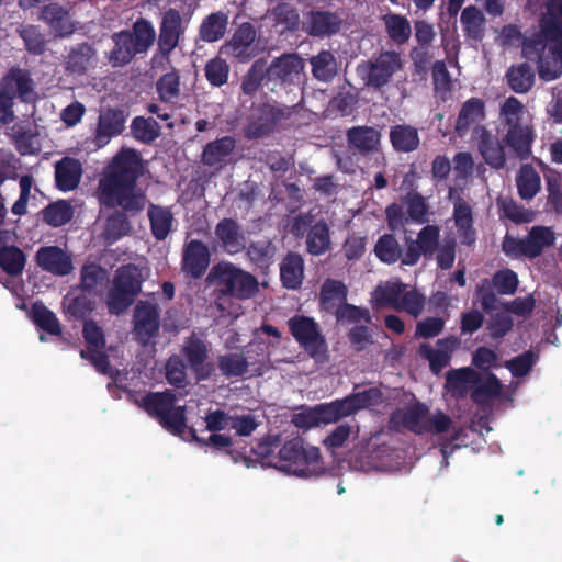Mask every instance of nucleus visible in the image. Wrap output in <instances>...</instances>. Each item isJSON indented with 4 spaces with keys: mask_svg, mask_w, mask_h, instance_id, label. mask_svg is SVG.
Here are the masks:
<instances>
[{
    "mask_svg": "<svg viewBox=\"0 0 562 562\" xmlns=\"http://www.w3.org/2000/svg\"><path fill=\"white\" fill-rule=\"evenodd\" d=\"M359 435L358 425L341 424L330 431L324 439V445L330 450L344 447L349 440H353Z\"/></svg>",
    "mask_w": 562,
    "mask_h": 562,
    "instance_id": "51",
    "label": "nucleus"
},
{
    "mask_svg": "<svg viewBox=\"0 0 562 562\" xmlns=\"http://www.w3.org/2000/svg\"><path fill=\"white\" fill-rule=\"evenodd\" d=\"M33 319L38 327L52 335H58L60 333L58 319L54 313L48 311L44 305H34Z\"/></svg>",
    "mask_w": 562,
    "mask_h": 562,
    "instance_id": "59",
    "label": "nucleus"
},
{
    "mask_svg": "<svg viewBox=\"0 0 562 562\" xmlns=\"http://www.w3.org/2000/svg\"><path fill=\"white\" fill-rule=\"evenodd\" d=\"M37 265L55 276L69 274L74 267L71 257L57 246L42 247L36 252Z\"/></svg>",
    "mask_w": 562,
    "mask_h": 562,
    "instance_id": "20",
    "label": "nucleus"
},
{
    "mask_svg": "<svg viewBox=\"0 0 562 562\" xmlns=\"http://www.w3.org/2000/svg\"><path fill=\"white\" fill-rule=\"evenodd\" d=\"M218 367L226 376H239L247 371L248 362L243 355H226L220 357Z\"/></svg>",
    "mask_w": 562,
    "mask_h": 562,
    "instance_id": "58",
    "label": "nucleus"
},
{
    "mask_svg": "<svg viewBox=\"0 0 562 562\" xmlns=\"http://www.w3.org/2000/svg\"><path fill=\"white\" fill-rule=\"evenodd\" d=\"M256 38L255 25L250 22H243L234 30L232 37L223 45L222 50L238 63H248L258 55Z\"/></svg>",
    "mask_w": 562,
    "mask_h": 562,
    "instance_id": "14",
    "label": "nucleus"
},
{
    "mask_svg": "<svg viewBox=\"0 0 562 562\" xmlns=\"http://www.w3.org/2000/svg\"><path fill=\"white\" fill-rule=\"evenodd\" d=\"M318 424L327 425L349 416L344 400L315 406Z\"/></svg>",
    "mask_w": 562,
    "mask_h": 562,
    "instance_id": "55",
    "label": "nucleus"
},
{
    "mask_svg": "<svg viewBox=\"0 0 562 562\" xmlns=\"http://www.w3.org/2000/svg\"><path fill=\"white\" fill-rule=\"evenodd\" d=\"M424 307L425 296L417 290L409 289L408 285H405V290L401 295V300L396 310L404 311L407 314L417 317L422 314Z\"/></svg>",
    "mask_w": 562,
    "mask_h": 562,
    "instance_id": "56",
    "label": "nucleus"
},
{
    "mask_svg": "<svg viewBox=\"0 0 562 562\" xmlns=\"http://www.w3.org/2000/svg\"><path fill=\"white\" fill-rule=\"evenodd\" d=\"M159 328L157 307L148 302H139L134 313V329L142 342H147Z\"/></svg>",
    "mask_w": 562,
    "mask_h": 562,
    "instance_id": "22",
    "label": "nucleus"
},
{
    "mask_svg": "<svg viewBox=\"0 0 562 562\" xmlns=\"http://www.w3.org/2000/svg\"><path fill=\"white\" fill-rule=\"evenodd\" d=\"M339 322L347 323H369L370 314L368 310L359 308L346 302L334 313Z\"/></svg>",
    "mask_w": 562,
    "mask_h": 562,
    "instance_id": "64",
    "label": "nucleus"
},
{
    "mask_svg": "<svg viewBox=\"0 0 562 562\" xmlns=\"http://www.w3.org/2000/svg\"><path fill=\"white\" fill-rule=\"evenodd\" d=\"M160 125L153 117L136 116L131 131L136 140H155L160 135Z\"/></svg>",
    "mask_w": 562,
    "mask_h": 562,
    "instance_id": "50",
    "label": "nucleus"
},
{
    "mask_svg": "<svg viewBox=\"0 0 562 562\" xmlns=\"http://www.w3.org/2000/svg\"><path fill=\"white\" fill-rule=\"evenodd\" d=\"M83 337L87 349L81 351V357L89 359L94 368L103 374H112L106 357L102 349L105 345L101 328L93 322H86L83 325Z\"/></svg>",
    "mask_w": 562,
    "mask_h": 562,
    "instance_id": "17",
    "label": "nucleus"
},
{
    "mask_svg": "<svg viewBox=\"0 0 562 562\" xmlns=\"http://www.w3.org/2000/svg\"><path fill=\"white\" fill-rule=\"evenodd\" d=\"M180 392H156L145 395H134L136 405L144 408L150 416L158 418L164 428L175 435L186 430V405L180 404Z\"/></svg>",
    "mask_w": 562,
    "mask_h": 562,
    "instance_id": "5",
    "label": "nucleus"
},
{
    "mask_svg": "<svg viewBox=\"0 0 562 562\" xmlns=\"http://www.w3.org/2000/svg\"><path fill=\"white\" fill-rule=\"evenodd\" d=\"M186 30L187 26L179 10L169 8L162 12L158 33L156 32L157 48L153 63L171 65V55L183 40Z\"/></svg>",
    "mask_w": 562,
    "mask_h": 562,
    "instance_id": "9",
    "label": "nucleus"
},
{
    "mask_svg": "<svg viewBox=\"0 0 562 562\" xmlns=\"http://www.w3.org/2000/svg\"><path fill=\"white\" fill-rule=\"evenodd\" d=\"M267 71V90L279 95L290 87L299 86L305 61L297 53H283L273 58Z\"/></svg>",
    "mask_w": 562,
    "mask_h": 562,
    "instance_id": "8",
    "label": "nucleus"
},
{
    "mask_svg": "<svg viewBox=\"0 0 562 562\" xmlns=\"http://www.w3.org/2000/svg\"><path fill=\"white\" fill-rule=\"evenodd\" d=\"M142 173L143 162L138 154L133 149L121 150L100 177L97 190L100 203L132 212L144 209L146 196L136 187V180Z\"/></svg>",
    "mask_w": 562,
    "mask_h": 562,
    "instance_id": "1",
    "label": "nucleus"
},
{
    "mask_svg": "<svg viewBox=\"0 0 562 562\" xmlns=\"http://www.w3.org/2000/svg\"><path fill=\"white\" fill-rule=\"evenodd\" d=\"M454 222L463 236L464 243H472L474 239V233L472 231V211L467 202L461 199L454 201Z\"/></svg>",
    "mask_w": 562,
    "mask_h": 562,
    "instance_id": "46",
    "label": "nucleus"
},
{
    "mask_svg": "<svg viewBox=\"0 0 562 562\" xmlns=\"http://www.w3.org/2000/svg\"><path fill=\"white\" fill-rule=\"evenodd\" d=\"M401 68L400 54L394 50H386L374 59L359 64L357 74L366 87L381 90Z\"/></svg>",
    "mask_w": 562,
    "mask_h": 562,
    "instance_id": "11",
    "label": "nucleus"
},
{
    "mask_svg": "<svg viewBox=\"0 0 562 562\" xmlns=\"http://www.w3.org/2000/svg\"><path fill=\"white\" fill-rule=\"evenodd\" d=\"M182 352L190 367L194 370L199 380L205 379L211 372V367L204 364L207 356L206 345L196 337H190L182 347Z\"/></svg>",
    "mask_w": 562,
    "mask_h": 562,
    "instance_id": "27",
    "label": "nucleus"
},
{
    "mask_svg": "<svg viewBox=\"0 0 562 562\" xmlns=\"http://www.w3.org/2000/svg\"><path fill=\"white\" fill-rule=\"evenodd\" d=\"M345 25L341 13L325 9H312L304 13L303 31L313 37L329 38L339 34Z\"/></svg>",
    "mask_w": 562,
    "mask_h": 562,
    "instance_id": "13",
    "label": "nucleus"
},
{
    "mask_svg": "<svg viewBox=\"0 0 562 562\" xmlns=\"http://www.w3.org/2000/svg\"><path fill=\"white\" fill-rule=\"evenodd\" d=\"M502 114L505 116L507 133L503 140H532L533 131L524 119L521 102L515 97L506 99L502 105Z\"/></svg>",
    "mask_w": 562,
    "mask_h": 562,
    "instance_id": "16",
    "label": "nucleus"
},
{
    "mask_svg": "<svg viewBox=\"0 0 562 562\" xmlns=\"http://www.w3.org/2000/svg\"><path fill=\"white\" fill-rule=\"evenodd\" d=\"M313 77L323 82L331 81L337 75V61L330 50L323 49L310 58Z\"/></svg>",
    "mask_w": 562,
    "mask_h": 562,
    "instance_id": "36",
    "label": "nucleus"
},
{
    "mask_svg": "<svg viewBox=\"0 0 562 562\" xmlns=\"http://www.w3.org/2000/svg\"><path fill=\"white\" fill-rule=\"evenodd\" d=\"M72 215V206L65 200L52 203L43 211V217L45 222L55 227L61 226L69 222Z\"/></svg>",
    "mask_w": 562,
    "mask_h": 562,
    "instance_id": "49",
    "label": "nucleus"
},
{
    "mask_svg": "<svg viewBox=\"0 0 562 562\" xmlns=\"http://www.w3.org/2000/svg\"><path fill=\"white\" fill-rule=\"evenodd\" d=\"M385 29L389 37L396 44H405L412 34L408 20L400 14H389L384 18Z\"/></svg>",
    "mask_w": 562,
    "mask_h": 562,
    "instance_id": "43",
    "label": "nucleus"
},
{
    "mask_svg": "<svg viewBox=\"0 0 562 562\" xmlns=\"http://www.w3.org/2000/svg\"><path fill=\"white\" fill-rule=\"evenodd\" d=\"M289 327L294 338L314 358H321L326 351L323 337L319 335L316 323L305 316H294L289 319Z\"/></svg>",
    "mask_w": 562,
    "mask_h": 562,
    "instance_id": "15",
    "label": "nucleus"
},
{
    "mask_svg": "<svg viewBox=\"0 0 562 562\" xmlns=\"http://www.w3.org/2000/svg\"><path fill=\"white\" fill-rule=\"evenodd\" d=\"M1 86L13 94V99L18 97L22 102H30L34 99L35 83L27 69L18 66L10 68L2 78Z\"/></svg>",
    "mask_w": 562,
    "mask_h": 562,
    "instance_id": "19",
    "label": "nucleus"
},
{
    "mask_svg": "<svg viewBox=\"0 0 562 562\" xmlns=\"http://www.w3.org/2000/svg\"><path fill=\"white\" fill-rule=\"evenodd\" d=\"M342 400L348 414L352 415L360 409L370 408L382 403L383 396L378 387H369L363 391L356 392Z\"/></svg>",
    "mask_w": 562,
    "mask_h": 562,
    "instance_id": "39",
    "label": "nucleus"
},
{
    "mask_svg": "<svg viewBox=\"0 0 562 562\" xmlns=\"http://www.w3.org/2000/svg\"><path fill=\"white\" fill-rule=\"evenodd\" d=\"M307 250L310 254L319 256L330 248L329 227L324 221L315 223L306 238Z\"/></svg>",
    "mask_w": 562,
    "mask_h": 562,
    "instance_id": "40",
    "label": "nucleus"
},
{
    "mask_svg": "<svg viewBox=\"0 0 562 562\" xmlns=\"http://www.w3.org/2000/svg\"><path fill=\"white\" fill-rule=\"evenodd\" d=\"M274 468L302 479L318 477L326 471L319 449L299 439L288 441L281 447Z\"/></svg>",
    "mask_w": 562,
    "mask_h": 562,
    "instance_id": "4",
    "label": "nucleus"
},
{
    "mask_svg": "<svg viewBox=\"0 0 562 562\" xmlns=\"http://www.w3.org/2000/svg\"><path fill=\"white\" fill-rule=\"evenodd\" d=\"M374 252L376 257L385 263L396 262L402 255L397 240L390 234H385L379 238Z\"/></svg>",
    "mask_w": 562,
    "mask_h": 562,
    "instance_id": "53",
    "label": "nucleus"
},
{
    "mask_svg": "<svg viewBox=\"0 0 562 562\" xmlns=\"http://www.w3.org/2000/svg\"><path fill=\"white\" fill-rule=\"evenodd\" d=\"M267 89V71L262 60H256L244 75L240 89L247 95H254L260 87Z\"/></svg>",
    "mask_w": 562,
    "mask_h": 562,
    "instance_id": "42",
    "label": "nucleus"
},
{
    "mask_svg": "<svg viewBox=\"0 0 562 562\" xmlns=\"http://www.w3.org/2000/svg\"><path fill=\"white\" fill-rule=\"evenodd\" d=\"M215 236L221 247L231 255L245 248V235L237 222L232 218H224L217 223Z\"/></svg>",
    "mask_w": 562,
    "mask_h": 562,
    "instance_id": "24",
    "label": "nucleus"
},
{
    "mask_svg": "<svg viewBox=\"0 0 562 562\" xmlns=\"http://www.w3.org/2000/svg\"><path fill=\"white\" fill-rule=\"evenodd\" d=\"M537 361L538 355L529 350L506 361L505 367L510 371L513 376L521 378L529 373Z\"/></svg>",
    "mask_w": 562,
    "mask_h": 562,
    "instance_id": "57",
    "label": "nucleus"
},
{
    "mask_svg": "<svg viewBox=\"0 0 562 562\" xmlns=\"http://www.w3.org/2000/svg\"><path fill=\"white\" fill-rule=\"evenodd\" d=\"M205 282L216 293L215 306L217 310L222 315L233 318H237L241 314V306L234 299H250L259 289L258 281L252 274L225 261L211 268Z\"/></svg>",
    "mask_w": 562,
    "mask_h": 562,
    "instance_id": "2",
    "label": "nucleus"
},
{
    "mask_svg": "<svg viewBox=\"0 0 562 562\" xmlns=\"http://www.w3.org/2000/svg\"><path fill=\"white\" fill-rule=\"evenodd\" d=\"M540 177L530 166H522L517 176V188L522 199H532L540 189Z\"/></svg>",
    "mask_w": 562,
    "mask_h": 562,
    "instance_id": "47",
    "label": "nucleus"
},
{
    "mask_svg": "<svg viewBox=\"0 0 562 562\" xmlns=\"http://www.w3.org/2000/svg\"><path fill=\"white\" fill-rule=\"evenodd\" d=\"M149 277L145 266H123L116 270L113 285L108 294V306L111 313L119 314L127 308L138 294L142 283Z\"/></svg>",
    "mask_w": 562,
    "mask_h": 562,
    "instance_id": "7",
    "label": "nucleus"
},
{
    "mask_svg": "<svg viewBox=\"0 0 562 562\" xmlns=\"http://www.w3.org/2000/svg\"><path fill=\"white\" fill-rule=\"evenodd\" d=\"M457 338H446L438 340L436 347L424 344L419 348V355L429 361L430 369L434 373H439L448 366L451 353L458 347Z\"/></svg>",
    "mask_w": 562,
    "mask_h": 562,
    "instance_id": "23",
    "label": "nucleus"
},
{
    "mask_svg": "<svg viewBox=\"0 0 562 562\" xmlns=\"http://www.w3.org/2000/svg\"><path fill=\"white\" fill-rule=\"evenodd\" d=\"M477 382L479 374L470 368L452 370L447 373L446 390L454 397H462L472 394Z\"/></svg>",
    "mask_w": 562,
    "mask_h": 562,
    "instance_id": "26",
    "label": "nucleus"
},
{
    "mask_svg": "<svg viewBox=\"0 0 562 562\" xmlns=\"http://www.w3.org/2000/svg\"><path fill=\"white\" fill-rule=\"evenodd\" d=\"M41 19L54 31L56 36L65 37L75 31L69 11L58 3L44 5Z\"/></svg>",
    "mask_w": 562,
    "mask_h": 562,
    "instance_id": "25",
    "label": "nucleus"
},
{
    "mask_svg": "<svg viewBox=\"0 0 562 562\" xmlns=\"http://www.w3.org/2000/svg\"><path fill=\"white\" fill-rule=\"evenodd\" d=\"M434 89L445 100L446 95L451 91V77L445 61L437 60L432 65Z\"/></svg>",
    "mask_w": 562,
    "mask_h": 562,
    "instance_id": "60",
    "label": "nucleus"
},
{
    "mask_svg": "<svg viewBox=\"0 0 562 562\" xmlns=\"http://www.w3.org/2000/svg\"><path fill=\"white\" fill-rule=\"evenodd\" d=\"M439 239V228L437 226L428 225L424 227L417 236L416 240H412L407 245V250L402 258V262L407 266L415 265L420 255H431L437 246Z\"/></svg>",
    "mask_w": 562,
    "mask_h": 562,
    "instance_id": "21",
    "label": "nucleus"
},
{
    "mask_svg": "<svg viewBox=\"0 0 562 562\" xmlns=\"http://www.w3.org/2000/svg\"><path fill=\"white\" fill-rule=\"evenodd\" d=\"M291 115L289 108L262 102L255 106L244 126V135L248 139L267 137L279 131L282 123Z\"/></svg>",
    "mask_w": 562,
    "mask_h": 562,
    "instance_id": "10",
    "label": "nucleus"
},
{
    "mask_svg": "<svg viewBox=\"0 0 562 562\" xmlns=\"http://www.w3.org/2000/svg\"><path fill=\"white\" fill-rule=\"evenodd\" d=\"M211 254L209 247L200 240L189 241L182 252V270L186 274L198 279L204 274L210 266Z\"/></svg>",
    "mask_w": 562,
    "mask_h": 562,
    "instance_id": "18",
    "label": "nucleus"
},
{
    "mask_svg": "<svg viewBox=\"0 0 562 562\" xmlns=\"http://www.w3.org/2000/svg\"><path fill=\"white\" fill-rule=\"evenodd\" d=\"M156 91L162 102L173 103L180 97V76L176 69L164 74L156 82Z\"/></svg>",
    "mask_w": 562,
    "mask_h": 562,
    "instance_id": "44",
    "label": "nucleus"
},
{
    "mask_svg": "<svg viewBox=\"0 0 562 562\" xmlns=\"http://www.w3.org/2000/svg\"><path fill=\"white\" fill-rule=\"evenodd\" d=\"M405 285L398 279H391L379 284L372 293V302L375 305L390 306L394 310L401 300V295L405 290Z\"/></svg>",
    "mask_w": 562,
    "mask_h": 562,
    "instance_id": "33",
    "label": "nucleus"
},
{
    "mask_svg": "<svg viewBox=\"0 0 562 562\" xmlns=\"http://www.w3.org/2000/svg\"><path fill=\"white\" fill-rule=\"evenodd\" d=\"M234 143H207L203 151V161L213 166L226 160L233 150Z\"/></svg>",
    "mask_w": 562,
    "mask_h": 562,
    "instance_id": "63",
    "label": "nucleus"
},
{
    "mask_svg": "<svg viewBox=\"0 0 562 562\" xmlns=\"http://www.w3.org/2000/svg\"><path fill=\"white\" fill-rule=\"evenodd\" d=\"M95 56V49L87 42L80 43L75 46L67 56L66 69L70 74L83 75L91 60Z\"/></svg>",
    "mask_w": 562,
    "mask_h": 562,
    "instance_id": "37",
    "label": "nucleus"
},
{
    "mask_svg": "<svg viewBox=\"0 0 562 562\" xmlns=\"http://www.w3.org/2000/svg\"><path fill=\"white\" fill-rule=\"evenodd\" d=\"M228 14L224 11L212 12L206 15L199 26V38L205 43L222 40L227 31Z\"/></svg>",
    "mask_w": 562,
    "mask_h": 562,
    "instance_id": "29",
    "label": "nucleus"
},
{
    "mask_svg": "<svg viewBox=\"0 0 562 562\" xmlns=\"http://www.w3.org/2000/svg\"><path fill=\"white\" fill-rule=\"evenodd\" d=\"M485 101L481 98L472 97L461 105L454 131L461 138L471 133V140H490L491 133L485 126Z\"/></svg>",
    "mask_w": 562,
    "mask_h": 562,
    "instance_id": "12",
    "label": "nucleus"
},
{
    "mask_svg": "<svg viewBox=\"0 0 562 562\" xmlns=\"http://www.w3.org/2000/svg\"><path fill=\"white\" fill-rule=\"evenodd\" d=\"M82 168L78 160L65 158L56 165L55 177L58 189L71 191L80 182Z\"/></svg>",
    "mask_w": 562,
    "mask_h": 562,
    "instance_id": "30",
    "label": "nucleus"
},
{
    "mask_svg": "<svg viewBox=\"0 0 562 562\" xmlns=\"http://www.w3.org/2000/svg\"><path fill=\"white\" fill-rule=\"evenodd\" d=\"M526 239L527 257L533 258L539 256L546 247L551 246L555 240V236L551 228L536 226L530 231Z\"/></svg>",
    "mask_w": 562,
    "mask_h": 562,
    "instance_id": "41",
    "label": "nucleus"
},
{
    "mask_svg": "<svg viewBox=\"0 0 562 562\" xmlns=\"http://www.w3.org/2000/svg\"><path fill=\"white\" fill-rule=\"evenodd\" d=\"M124 111L121 109H106L99 114L97 136L112 138L119 136L125 126Z\"/></svg>",
    "mask_w": 562,
    "mask_h": 562,
    "instance_id": "31",
    "label": "nucleus"
},
{
    "mask_svg": "<svg viewBox=\"0 0 562 562\" xmlns=\"http://www.w3.org/2000/svg\"><path fill=\"white\" fill-rule=\"evenodd\" d=\"M501 393V383L496 376L490 375L485 381L479 379L472 393V398L477 403H485L491 397Z\"/></svg>",
    "mask_w": 562,
    "mask_h": 562,
    "instance_id": "62",
    "label": "nucleus"
},
{
    "mask_svg": "<svg viewBox=\"0 0 562 562\" xmlns=\"http://www.w3.org/2000/svg\"><path fill=\"white\" fill-rule=\"evenodd\" d=\"M548 52L562 63V0H549L547 13L540 22V34L525 43L524 53L529 57V50Z\"/></svg>",
    "mask_w": 562,
    "mask_h": 562,
    "instance_id": "6",
    "label": "nucleus"
},
{
    "mask_svg": "<svg viewBox=\"0 0 562 562\" xmlns=\"http://www.w3.org/2000/svg\"><path fill=\"white\" fill-rule=\"evenodd\" d=\"M428 409L423 404H417L406 411H398L393 414L392 423L402 425L416 434L428 432Z\"/></svg>",
    "mask_w": 562,
    "mask_h": 562,
    "instance_id": "28",
    "label": "nucleus"
},
{
    "mask_svg": "<svg viewBox=\"0 0 562 562\" xmlns=\"http://www.w3.org/2000/svg\"><path fill=\"white\" fill-rule=\"evenodd\" d=\"M113 47L106 53L112 67H124L136 56H145L156 42V30L153 22L139 16L130 29L114 32L111 35Z\"/></svg>",
    "mask_w": 562,
    "mask_h": 562,
    "instance_id": "3",
    "label": "nucleus"
},
{
    "mask_svg": "<svg viewBox=\"0 0 562 562\" xmlns=\"http://www.w3.org/2000/svg\"><path fill=\"white\" fill-rule=\"evenodd\" d=\"M25 265V256L15 246L0 248V267L10 274L20 273Z\"/></svg>",
    "mask_w": 562,
    "mask_h": 562,
    "instance_id": "54",
    "label": "nucleus"
},
{
    "mask_svg": "<svg viewBox=\"0 0 562 562\" xmlns=\"http://www.w3.org/2000/svg\"><path fill=\"white\" fill-rule=\"evenodd\" d=\"M461 24L468 37L481 40L485 22L483 13L473 5L463 9L460 16Z\"/></svg>",
    "mask_w": 562,
    "mask_h": 562,
    "instance_id": "45",
    "label": "nucleus"
},
{
    "mask_svg": "<svg viewBox=\"0 0 562 562\" xmlns=\"http://www.w3.org/2000/svg\"><path fill=\"white\" fill-rule=\"evenodd\" d=\"M321 306L324 311L335 313L347 299L346 285L337 280H326L321 290Z\"/></svg>",
    "mask_w": 562,
    "mask_h": 562,
    "instance_id": "32",
    "label": "nucleus"
},
{
    "mask_svg": "<svg viewBox=\"0 0 562 562\" xmlns=\"http://www.w3.org/2000/svg\"><path fill=\"white\" fill-rule=\"evenodd\" d=\"M151 231L157 239H164L170 232L172 215L164 207L151 206L148 212Z\"/></svg>",
    "mask_w": 562,
    "mask_h": 562,
    "instance_id": "52",
    "label": "nucleus"
},
{
    "mask_svg": "<svg viewBox=\"0 0 562 562\" xmlns=\"http://www.w3.org/2000/svg\"><path fill=\"white\" fill-rule=\"evenodd\" d=\"M229 65L227 61L216 56L207 60L204 67V74L207 82L213 87H222L227 83L229 77Z\"/></svg>",
    "mask_w": 562,
    "mask_h": 562,
    "instance_id": "48",
    "label": "nucleus"
},
{
    "mask_svg": "<svg viewBox=\"0 0 562 562\" xmlns=\"http://www.w3.org/2000/svg\"><path fill=\"white\" fill-rule=\"evenodd\" d=\"M16 34L22 38L24 48L30 55L41 56L47 49V41L38 25L20 24Z\"/></svg>",
    "mask_w": 562,
    "mask_h": 562,
    "instance_id": "35",
    "label": "nucleus"
},
{
    "mask_svg": "<svg viewBox=\"0 0 562 562\" xmlns=\"http://www.w3.org/2000/svg\"><path fill=\"white\" fill-rule=\"evenodd\" d=\"M538 72L542 80L551 81L562 75V63L549 52L538 58Z\"/></svg>",
    "mask_w": 562,
    "mask_h": 562,
    "instance_id": "61",
    "label": "nucleus"
},
{
    "mask_svg": "<svg viewBox=\"0 0 562 562\" xmlns=\"http://www.w3.org/2000/svg\"><path fill=\"white\" fill-rule=\"evenodd\" d=\"M282 283L288 289H297L304 277V262L300 255L289 254L281 263Z\"/></svg>",
    "mask_w": 562,
    "mask_h": 562,
    "instance_id": "34",
    "label": "nucleus"
},
{
    "mask_svg": "<svg viewBox=\"0 0 562 562\" xmlns=\"http://www.w3.org/2000/svg\"><path fill=\"white\" fill-rule=\"evenodd\" d=\"M506 78L513 91L526 93L533 86L535 72L528 63H522L518 66H512L506 72Z\"/></svg>",
    "mask_w": 562,
    "mask_h": 562,
    "instance_id": "38",
    "label": "nucleus"
}]
</instances>
